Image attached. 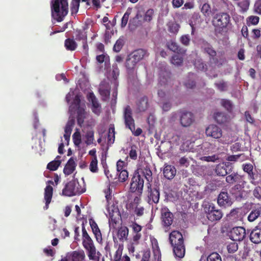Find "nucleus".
Returning a JSON list of instances; mask_svg holds the SVG:
<instances>
[{"instance_id":"nucleus-1","label":"nucleus","mask_w":261,"mask_h":261,"mask_svg":"<svg viewBox=\"0 0 261 261\" xmlns=\"http://www.w3.org/2000/svg\"><path fill=\"white\" fill-rule=\"evenodd\" d=\"M169 240L175 256L179 258H183L186 248L181 233L177 230L172 231L169 234Z\"/></svg>"},{"instance_id":"nucleus-2","label":"nucleus","mask_w":261,"mask_h":261,"mask_svg":"<svg viewBox=\"0 0 261 261\" xmlns=\"http://www.w3.org/2000/svg\"><path fill=\"white\" fill-rule=\"evenodd\" d=\"M51 11L53 18L58 22H61L68 12L67 0H53Z\"/></svg>"},{"instance_id":"nucleus-3","label":"nucleus","mask_w":261,"mask_h":261,"mask_svg":"<svg viewBox=\"0 0 261 261\" xmlns=\"http://www.w3.org/2000/svg\"><path fill=\"white\" fill-rule=\"evenodd\" d=\"M230 19V16L227 13L220 12L214 16L212 23L216 30L222 32L226 29Z\"/></svg>"},{"instance_id":"nucleus-4","label":"nucleus","mask_w":261,"mask_h":261,"mask_svg":"<svg viewBox=\"0 0 261 261\" xmlns=\"http://www.w3.org/2000/svg\"><path fill=\"white\" fill-rule=\"evenodd\" d=\"M206 217L211 222L220 220L223 214L221 210L216 208L215 205L212 202H207L203 206Z\"/></svg>"},{"instance_id":"nucleus-5","label":"nucleus","mask_w":261,"mask_h":261,"mask_svg":"<svg viewBox=\"0 0 261 261\" xmlns=\"http://www.w3.org/2000/svg\"><path fill=\"white\" fill-rule=\"evenodd\" d=\"M85 191V190L80 187L77 181L72 180L65 185L62 190V194L63 195L71 197L81 194Z\"/></svg>"},{"instance_id":"nucleus-6","label":"nucleus","mask_w":261,"mask_h":261,"mask_svg":"<svg viewBox=\"0 0 261 261\" xmlns=\"http://www.w3.org/2000/svg\"><path fill=\"white\" fill-rule=\"evenodd\" d=\"M144 179L139 174V172L136 171L132 178L130 184V191L133 192H137L139 195L142 194L144 187Z\"/></svg>"},{"instance_id":"nucleus-7","label":"nucleus","mask_w":261,"mask_h":261,"mask_svg":"<svg viewBox=\"0 0 261 261\" xmlns=\"http://www.w3.org/2000/svg\"><path fill=\"white\" fill-rule=\"evenodd\" d=\"M123 119L126 127L133 132L135 130V120L133 117V111L128 105L124 109Z\"/></svg>"},{"instance_id":"nucleus-8","label":"nucleus","mask_w":261,"mask_h":261,"mask_svg":"<svg viewBox=\"0 0 261 261\" xmlns=\"http://www.w3.org/2000/svg\"><path fill=\"white\" fill-rule=\"evenodd\" d=\"M179 113V122L182 126L189 127L194 122V116L191 112L182 110L180 111Z\"/></svg>"},{"instance_id":"nucleus-9","label":"nucleus","mask_w":261,"mask_h":261,"mask_svg":"<svg viewBox=\"0 0 261 261\" xmlns=\"http://www.w3.org/2000/svg\"><path fill=\"white\" fill-rule=\"evenodd\" d=\"M217 203L221 207L227 208L233 203V200L227 191H221L217 197Z\"/></svg>"},{"instance_id":"nucleus-10","label":"nucleus","mask_w":261,"mask_h":261,"mask_svg":"<svg viewBox=\"0 0 261 261\" xmlns=\"http://www.w3.org/2000/svg\"><path fill=\"white\" fill-rule=\"evenodd\" d=\"M246 235L245 229L241 226L233 227L229 232L230 238L235 241H243L245 239Z\"/></svg>"},{"instance_id":"nucleus-11","label":"nucleus","mask_w":261,"mask_h":261,"mask_svg":"<svg viewBox=\"0 0 261 261\" xmlns=\"http://www.w3.org/2000/svg\"><path fill=\"white\" fill-rule=\"evenodd\" d=\"M243 170L248 174V179L250 180V182L252 184L254 185L258 184V174L257 172H253V166L251 163L244 164L243 165Z\"/></svg>"},{"instance_id":"nucleus-12","label":"nucleus","mask_w":261,"mask_h":261,"mask_svg":"<svg viewBox=\"0 0 261 261\" xmlns=\"http://www.w3.org/2000/svg\"><path fill=\"white\" fill-rule=\"evenodd\" d=\"M83 247L88 252V256L90 260H98L100 253L96 251L93 241L83 243Z\"/></svg>"},{"instance_id":"nucleus-13","label":"nucleus","mask_w":261,"mask_h":261,"mask_svg":"<svg viewBox=\"0 0 261 261\" xmlns=\"http://www.w3.org/2000/svg\"><path fill=\"white\" fill-rule=\"evenodd\" d=\"M85 257L84 251L81 250L68 252L62 258L66 261H84Z\"/></svg>"},{"instance_id":"nucleus-14","label":"nucleus","mask_w":261,"mask_h":261,"mask_svg":"<svg viewBox=\"0 0 261 261\" xmlns=\"http://www.w3.org/2000/svg\"><path fill=\"white\" fill-rule=\"evenodd\" d=\"M148 191V202L149 204L158 203L160 199V192L159 190L156 188H151V185L150 183L147 182Z\"/></svg>"},{"instance_id":"nucleus-15","label":"nucleus","mask_w":261,"mask_h":261,"mask_svg":"<svg viewBox=\"0 0 261 261\" xmlns=\"http://www.w3.org/2000/svg\"><path fill=\"white\" fill-rule=\"evenodd\" d=\"M161 219L162 224L165 227L170 226L173 221V215L167 207L161 209Z\"/></svg>"},{"instance_id":"nucleus-16","label":"nucleus","mask_w":261,"mask_h":261,"mask_svg":"<svg viewBox=\"0 0 261 261\" xmlns=\"http://www.w3.org/2000/svg\"><path fill=\"white\" fill-rule=\"evenodd\" d=\"M205 134L207 136L211 137L214 139H219L222 137V131L216 125L211 124L205 129Z\"/></svg>"},{"instance_id":"nucleus-17","label":"nucleus","mask_w":261,"mask_h":261,"mask_svg":"<svg viewBox=\"0 0 261 261\" xmlns=\"http://www.w3.org/2000/svg\"><path fill=\"white\" fill-rule=\"evenodd\" d=\"M229 167H231V164L229 162L219 163L216 167L215 173L218 176H225L232 171L231 168L228 170Z\"/></svg>"},{"instance_id":"nucleus-18","label":"nucleus","mask_w":261,"mask_h":261,"mask_svg":"<svg viewBox=\"0 0 261 261\" xmlns=\"http://www.w3.org/2000/svg\"><path fill=\"white\" fill-rule=\"evenodd\" d=\"M88 99L91 103L92 112L97 115H99L101 112V106L93 92L89 94Z\"/></svg>"},{"instance_id":"nucleus-19","label":"nucleus","mask_w":261,"mask_h":261,"mask_svg":"<svg viewBox=\"0 0 261 261\" xmlns=\"http://www.w3.org/2000/svg\"><path fill=\"white\" fill-rule=\"evenodd\" d=\"M138 62L128 56L126 60L125 67L129 77H134L136 74V66Z\"/></svg>"},{"instance_id":"nucleus-20","label":"nucleus","mask_w":261,"mask_h":261,"mask_svg":"<svg viewBox=\"0 0 261 261\" xmlns=\"http://www.w3.org/2000/svg\"><path fill=\"white\" fill-rule=\"evenodd\" d=\"M111 86L109 83L102 82L99 88V93L101 96V100L103 101H108L110 98Z\"/></svg>"},{"instance_id":"nucleus-21","label":"nucleus","mask_w":261,"mask_h":261,"mask_svg":"<svg viewBox=\"0 0 261 261\" xmlns=\"http://www.w3.org/2000/svg\"><path fill=\"white\" fill-rule=\"evenodd\" d=\"M250 240L254 244L261 243V227L256 226L250 233Z\"/></svg>"},{"instance_id":"nucleus-22","label":"nucleus","mask_w":261,"mask_h":261,"mask_svg":"<svg viewBox=\"0 0 261 261\" xmlns=\"http://www.w3.org/2000/svg\"><path fill=\"white\" fill-rule=\"evenodd\" d=\"M130 227L132 228L133 233H134L133 237V241L134 242L137 244L142 236L140 231L142 229V227L136 222H133Z\"/></svg>"},{"instance_id":"nucleus-23","label":"nucleus","mask_w":261,"mask_h":261,"mask_svg":"<svg viewBox=\"0 0 261 261\" xmlns=\"http://www.w3.org/2000/svg\"><path fill=\"white\" fill-rule=\"evenodd\" d=\"M89 223L92 229V232L94 234L95 238L98 243H101L102 238L100 230L95 221L91 219L89 220Z\"/></svg>"},{"instance_id":"nucleus-24","label":"nucleus","mask_w":261,"mask_h":261,"mask_svg":"<svg viewBox=\"0 0 261 261\" xmlns=\"http://www.w3.org/2000/svg\"><path fill=\"white\" fill-rule=\"evenodd\" d=\"M76 164L72 158L69 159L65 165L63 172L65 175L68 176L71 174L75 170Z\"/></svg>"},{"instance_id":"nucleus-25","label":"nucleus","mask_w":261,"mask_h":261,"mask_svg":"<svg viewBox=\"0 0 261 261\" xmlns=\"http://www.w3.org/2000/svg\"><path fill=\"white\" fill-rule=\"evenodd\" d=\"M176 173V170L174 166L172 165H165L163 170L164 177L168 179H173Z\"/></svg>"},{"instance_id":"nucleus-26","label":"nucleus","mask_w":261,"mask_h":261,"mask_svg":"<svg viewBox=\"0 0 261 261\" xmlns=\"http://www.w3.org/2000/svg\"><path fill=\"white\" fill-rule=\"evenodd\" d=\"M137 110L139 112H145L149 108L148 99L147 96L140 98L137 103Z\"/></svg>"},{"instance_id":"nucleus-27","label":"nucleus","mask_w":261,"mask_h":261,"mask_svg":"<svg viewBox=\"0 0 261 261\" xmlns=\"http://www.w3.org/2000/svg\"><path fill=\"white\" fill-rule=\"evenodd\" d=\"M167 46L169 49L177 54H184L186 53L185 49L180 47L176 42L173 40L168 42Z\"/></svg>"},{"instance_id":"nucleus-28","label":"nucleus","mask_w":261,"mask_h":261,"mask_svg":"<svg viewBox=\"0 0 261 261\" xmlns=\"http://www.w3.org/2000/svg\"><path fill=\"white\" fill-rule=\"evenodd\" d=\"M243 177L237 173H232L226 177L225 180L227 183L232 185L236 182H242Z\"/></svg>"},{"instance_id":"nucleus-29","label":"nucleus","mask_w":261,"mask_h":261,"mask_svg":"<svg viewBox=\"0 0 261 261\" xmlns=\"http://www.w3.org/2000/svg\"><path fill=\"white\" fill-rule=\"evenodd\" d=\"M53 188L50 185L46 187L44 190V199L45 200V208L47 209L53 197Z\"/></svg>"},{"instance_id":"nucleus-30","label":"nucleus","mask_w":261,"mask_h":261,"mask_svg":"<svg viewBox=\"0 0 261 261\" xmlns=\"http://www.w3.org/2000/svg\"><path fill=\"white\" fill-rule=\"evenodd\" d=\"M137 172H139V174L141 175V176L143 177L144 176L146 180L147 181V182L150 183V182L152 180V171L150 170V168L148 166H146L145 168H141Z\"/></svg>"},{"instance_id":"nucleus-31","label":"nucleus","mask_w":261,"mask_h":261,"mask_svg":"<svg viewBox=\"0 0 261 261\" xmlns=\"http://www.w3.org/2000/svg\"><path fill=\"white\" fill-rule=\"evenodd\" d=\"M147 52L145 50L143 49H138L134 51L129 56L138 63L144 58Z\"/></svg>"},{"instance_id":"nucleus-32","label":"nucleus","mask_w":261,"mask_h":261,"mask_svg":"<svg viewBox=\"0 0 261 261\" xmlns=\"http://www.w3.org/2000/svg\"><path fill=\"white\" fill-rule=\"evenodd\" d=\"M214 118L219 124H224L228 120V116L224 112H218L214 114Z\"/></svg>"},{"instance_id":"nucleus-33","label":"nucleus","mask_w":261,"mask_h":261,"mask_svg":"<svg viewBox=\"0 0 261 261\" xmlns=\"http://www.w3.org/2000/svg\"><path fill=\"white\" fill-rule=\"evenodd\" d=\"M261 214V206L253 209L248 216V220L249 222L254 221Z\"/></svg>"},{"instance_id":"nucleus-34","label":"nucleus","mask_w":261,"mask_h":261,"mask_svg":"<svg viewBox=\"0 0 261 261\" xmlns=\"http://www.w3.org/2000/svg\"><path fill=\"white\" fill-rule=\"evenodd\" d=\"M128 228L126 226H121L117 231V237L119 240H126L128 234Z\"/></svg>"},{"instance_id":"nucleus-35","label":"nucleus","mask_w":261,"mask_h":261,"mask_svg":"<svg viewBox=\"0 0 261 261\" xmlns=\"http://www.w3.org/2000/svg\"><path fill=\"white\" fill-rule=\"evenodd\" d=\"M64 45L68 50L73 51L76 49L77 44L73 39L67 38L65 40Z\"/></svg>"},{"instance_id":"nucleus-36","label":"nucleus","mask_w":261,"mask_h":261,"mask_svg":"<svg viewBox=\"0 0 261 261\" xmlns=\"http://www.w3.org/2000/svg\"><path fill=\"white\" fill-rule=\"evenodd\" d=\"M85 111L83 108H79L77 110V122L80 126H82L85 118Z\"/></svg>"},{"instance_id":"nucleus-37","label":"nucleus","mask_w":261,"mask_h":261,"mask_svg":"<svg viewBox=\"0 0 261 261\" xmlns=\"http://www.w3.org/2000/svg\"><path fill=\"white\" fill-rule=\"evenodd\" d=\"M150 241L152 245V251L154 256H158V257H159L161 256V254L158 240L154 238H151Z\"/></svg>"},{"instance_id":"nucleus-38","label":"nucleus","mask_w":261,"mask_h":261,"mask_svg":"<svg viewBox=\"0 0 261 261\" xmlns=\"http://www.w3.org/2000/svg\"><path fill=\"white\" fill-rule=\"evenodd\" d=\"M221 106L229 113H231L233 111V105L231 100L226 99H222L221 100Z\"/></svg>"},{"instance_id":"nucleus-39","label":"nucleus","mask_w":261,"mask_h":261,"mask_svg":"<svg viewBox=\"0 0 261 261\" xmlns=\"http://www.w3.org/2000/svg\"><path fill=\"white\" fill-rule=\"evenodd\" d=\"M114 261H130L129 257L127 255L122 256V252L117 250L114 256Z\"/></svg>"},{"instance_id":"nucleus-40","label":"nucleus","mask_w":261,"mask_h":261,"mask_svg":"<svg viewBox=\"0 0 261 261\" xmlns=\"http://www.w3.org/2000/svg\"><path fill=\"white\" fill-rule=\"evenodd\" d=\"M115 132L114 126H110L109 129V133L108 135V144H112L115 141Z\"/></svg>"},{"instance_id":"nucleus-41","label":"nucleus","mask_w":261,"mask_h":261,"mask_svg":"<svg viewBox=\"0 0 261 261\" xmlns=\"http://www.w3.org/2000/svg\"><path fill=\"white\" fill-rule=\"evenodd\" d=\"M201 149L203 154H207L210 153L212 151L213 146L210 143L205 142L201 144Z\"/></svg>"},{"instance_id":"nucleus-42","label":"nucleus","mask_w":261,"mask_h":261,"mask_svg":"<svg viewBox=\"0 0 261 261\" xmlns=\"http://www.w3.org/2000/svg\"><path fill=\"white\" fill-rule=\"evenodd\" d=\"M82 231L83 240L82 244L93 241L92 239L88 233L84 223L82 224Z\"/></svg>"},{"instance_id":"nucleus-43","label":"nucleus","mask_w":261,"mask_h":261,"mask_svg":"<svg viewBox=\"0 0 261 261\" xmlns=\"http://www.w3.org/2000/svg\"><path fill=\"white\" fill-rule=\"evenodd\" d=\"M130 149L129 152L130 158L133 160H136L137 159V152L139 150V148L136 145L133 144L130 146Z\"/></svg>"},{"instance_id":"nucleus-44","label":"nucleus","mask_w":261,"mask_h":261,"mask_svg":"<svg viewBox=\"0 0 261 261\" xmlns=\"http://www.w3.org/2000/svg\"><path fill=\"white\" fill-rule=\"evenodd\" d=\"M94 131L92 130L87 131L85 135V138L86 139L85 141V143L87 145H89L93 143V141L94 140Z\"/></svg>"},{"instance_id":"nucleus-45","label":"nucleus","mask_w":261,"mask_h":261,"mask_svg":"<svg viewBox=\"0 0 261 261\" xmlns=\"http://www.w3.org/2000/svg\"><path fill=\"white\" fill-rule=\"evenodd\" d=\"M200 11L205 17H209L211 13V8L210 5L207 3H204L200 7Z\"/></svg>"},{"instance_id":"nucleus-46","label":"nucleus","mask_w":261,"mask_h":261,"mask_svg":"<svg viewBox=\"0 0 261 261\" xmlns=\"http://www.w3.org/2000/svg\"><path fill=\"white\" fill-rule=\"evenodd\" d=\"M60 160H54L50 162L47 165V168L50 171H56L61 165Z\"/></svg>"},{"instance_id":"nucleus-47","label":"nucleus","mask_w":261,"mask_h":261,"mask_svg":"<svg viewBox=\"0 0 261 261\" xmlns=\"http://www.w3.org/2000/svg\"><path fill=\"white\" fill-rule=\"evenodd\" d=\"M80 0H72L71 3V13L72 15L77 13L80 7Z\"/></svg>"},{"instance_id":"nucleus-48","label":"nucleus","mask_w":261,"mask_h":261,"mask_svg":"<svg viewBox=\"0 0 261 261\" xmlns=\"http://www.w3.org/2000/svg\"><path fill=\"white\" fill-rule=\"evenodd\" d=\"M118 175V181L121 182H124L126 181L128 177V172L126 170H121L117 172Z\"/></svg>"},{"instance_id":"nucleus-49","label":"nucleus","mask_w":261,"mask_h":261,"mask_svg":"<svg viewBox=\"0 0 261 261\" xmlns=\"http://www.w3.org/2000/svg\"><path fill=\"white\" fill-rule=\"evenodd\" d=\"M124 44V40L122 38H119L113 46V50L116 53L119 52L122 49Z\"/></svg>"},{"instance_id":"nucleus-50","label":"nucleus","mask_w":261,"mask_h":261,"mask_svg":"<svg viewBox=\"0 0 261 261\" xmlns=\"http://www.w3.org/2000/svg\"><path fill=\"white\" fill-rule=\"evenodd\" d=\"M130 13H131V9L128 8L126 10L125 13L124 14V15L121 19V28H124L126 27Z\"/></svg>"},{"instance_id":"nucleus-51","label":"nucleus","mask_w":261,"mask_h":261,"mask_svg":"<svg viewBox=\"0 0 261 261\" xmlns=\"http://www.w3.org/2000/svg\"><path fill=\"white\" fill-rule=\"evenodd\" d=\"M97 163L98 161L97 158H92L89 166L90 170L92 172L95 173L97 172Z\"/></svg>"},{"instance_id":"nucleus-52","label":"nucleus","mask_w":261,"mask_h":261,"mask_svg":"<svg viewBox=\"0 0 261 261\" xmlns=\"http://www.w3.org/2000/svg\"><path fill=\"white\" fill-rule=\"evenodd\" d=\"M215 87L220 92H223L227 90V85L224 81H220L217 83H215Z\"/></svg>"},{"instance_id":"nucleus-53","label":"nucleus","mask_w":261,"mask_h":261,"mask_svg":"<svg viewBox=\"0 0 261 261\" xmlns=\"http://www.w3.org/2000/svg\"><path fill=\"white\" fill-rule=\"evenodd\" d=\"M171 63L176 66H180L182 64L183 58L178 55H175L172 56Z\"/></svg>"},{"instance_id":"nucleus-54","label":"nucleus","mask_w":261,"mask_h":261,"mask_svg":"<svg viewBox=\"0 0 261 261\" xmlns=\"http://www.w3.org/2000/svg\"><path fill=\"white\" fill-rule=\"evenodd\" d=\"M201 160L207 162H215L219 160V157L217 154H214L211 156H204L200 158Z\"/></svg>"},{"instance_id":"nucleus-55","label":"nucleus","mask_w":261,"mask_h":261,"mask_svg":"<svg viewBox=\"0 0 261 261\" xmlns=\"http://www.w3.org/2000/svg\"><path fill=\"white\" fill-rule=\"evenodd\" d=\"M227 249L229 253H233L238 250V245L236 242H231L227 246Z\"/></svg>"},{"instance_id":"nucleus-56","label":"nucleus","mask_w":261,"mask_h":261,"mask_svg":"<svg viewBox=\"0 0 261 261\" xmlns=\"http://www.w3.org/2000/svg\"><path fill=\"white\" fill-rule=\"evenodd\" d=\"M72 139L74 144L76 146H79L81 143V136L79 132H75L72 136Z\"/></svg>"},{"instance_id":"nucleus-57","label":"nucleus","mask_w":261,"mask_h":261,"mask_svg":"<svg viewBox=\"0 0 261 261\" xmlns=\"http://www.w3.org/2000/svg\"><path fill=\"white\" fill-rule=\"evenodd\" d=\"M105 174L108 178L109 181H112L117 178L118 173H115V172L112 173L109 169H105Z\"/></svg>"},{"instance_id":"nucleus-58","label":"nucleus","mask_w":261,"mask_h":261,"mask_svg":"<svg viewBox=\"0 0 261 261\" xmlns=\"http://www.w3.org/2000/svg\"><path fill=\"white\" fill-rule=\"evenodd\" d=\"M207 261H222V259L218 253L213 252L207 256Z\"/></svg>"},{"instance_id":"nucleus-59","label":"nucleus","mask_w":261,"mask_h":261,"mask_svg":"<svg viewBox=\"0 0 261 261\" xmlns=\"http://www.w3.org/2000/svg\"><path fill=\"white\" fill-rule=\"evenodd\" d=\"M239 208H236L231 210L230 213L227 215V217L232 220H236L238 218Z\"/></svg>"},{"instance_id":"nucleus-60","label":"nucleus","mask_w":261,"mask_h":261,"mask_svg":"<svg viewBox=\"0 0 261 261\" xmlns=\"http://www.w3.org/2000/svg\"><path fill=\"white\" fill-rule=\"evenodd\" d=\"M204 51L212 58L215 57L217 55L216 50L210 45L204 47Z\"/></svg>"},{"instance_id":"nucleus-61","label":"nucleus","mask_w":261,"mask_h":261,"mask_svg":"<svg viewBox=\"0 0 261 261\" xmlns=\"http://www.w3.org/2000/svg\"><path fill=\"white\" fill-rule=\"evenodd\" d=\"M153 14L154 11L152 9H148L145 14L144 20L147 21H150L152 20Z\"/></svg>"},{"instance_id":"nucleus-62","label":"nucleus","mask_w":261,"mask_h":261,"mask_svg":"<svg viewBox=\"0 0 261 261\" xmlns=\"http://www.w3.org/2000/svg\"><path fill=\"white\" fill-rule=\"evenodd\" d=\"M75 39L77 41L82 40L83 41H86L87 39V36L86 33L79 31L76 35Z\"/></svg>"},{"instance_id":"nucleus-63","label":"nucleus","mask_w":261,"mask_h":261,"mask_svg":"<svg viewBox=\"0 0 261 261\" xmlns=\"http://www.w3.org/2000/svg\"><path fill=\"white\" fill-rule=\"evenodd\" d=\"M180 42L185 46H188L190 44V38L189 35H184L180 37Z\"/></svg>"},{"instance_id":"nucleus-64","label":"nucleus","mask_w":261,"mask_h":261,"mask_svg":"<svg viewBox=\"0 0 261 261\" xmlns=\"http://www.w3.org/2000/svg\"><path fill=\"white\" fill-rule=\"evenodd\" d=\"M253 196L257 199L261 200V187L257 186L253 190Z\"/></svg>"}]
</instances>
